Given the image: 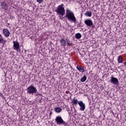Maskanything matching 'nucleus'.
Segmentation results:
<instances>
[{
  "mask_svg": "<svg viewBox=\"0 0 126 126\" xmlns=\"http://www.w3.org/2000/svg\"><path fill=\"white\" fill-rule=\"evenodd\" d=\"M64 17L67 18L68 21L70 22H73L74 23L76 22V17L74 15V13L68 8L66 9L65 15Z\"/></svg>",
  "mask_w": 126,
  "mask_h": 126,
  "instance_id": "obj_1",
  "label": "nucleus"
},
{
  "mask_svg": "<svg viewBox=\"0 0 126 126\" xmlns=\"http://www.w3.org/2000/svg\"><path fill=\"white\" fill-rule=\"evenodd\" d=\"M64 5L63 3H62L58 6L57 9L55 10L57 13H58V14L62 16H63V15L65 14V10L64 7H63Z\"/></svg>",
  "mask_w": 126,
  "mask_h": 126,
  "instance_id": "obj_2",
  "label": "nucleus"
},
{
  "mask_svg": "<svg viewBox=\"0 0 126 126\" xmlns=\"http://www.w3.org/2000/svg\"><path fill=\"white\" fill-rule=\"evenodd\" d=\"M55 122L57 125H63L64 126H66V122H65L62 116H57L55 119Z\"/></svg>",
  "mask_w": 126,
  "mask_h": 126,
  "instance_id": "obj_3",
  "label": "nucleus"
},
{
  "mask_svg": "<svg viewBox=\"0 0 126 126\" xmlns=\"http://www.w3.org/2000/svg\"><path fill=\"white\" fill-rule=\"evenodd\" d=\"M28 94H35L37 92V89L33 86H30L27 89Z\"/></svg>",
  "mask_w": 126,
  "mask_h": 126,
  "instance_id": "obj_4",
  "label": "nucleus"
},
{
  "mask_svg": "<svg viewBox=\"0 0 126 126\" xmlns=\"http://www.w3.org/2000/svg\"><path fill=\"white\" fill-rule=\"evenodd\" d=\"M13 48L14 50L16 51H18L19 49H20V45L19 44V42L18 41H13Z\"/></svg>",
  "mask_w": 126,
  "mask_h": 126,
  "instance_id": "obj_5",
  "label": "nucleus"
},
{
  "mask_svg": "<svg viewBox=\"0 0 126 126\" xmlns=\"http://www.w3.org/2000/svg\"><path fill=\"white\" fill-rule=\"evenodd\" d=\"M109 81L114 85H118V84H119V80L118 78L114 77L113 76H111V79Z\"/></svg>",
  "mask_w": 126,
  "mask_h": 126,
  "instance_id": "obj_6",
  "label": "nucleus"
},
{
  "mask_svg": "<svg viewBox=\"0 0 126 126\" xmlns=\"http://www.w3.org/2000/svg\"><path fill=\"white\" fill-rule=\"evenodd\" d=\"M2 33L5 37L6 38L9 37L10 35V32L7 29H3L2 30Z\"/></svg>",
  "mask_w": 126,
  "mask_h": 126,
  "instance_id": "obj_7",
  "label": "nucleus"
},
{
  "mask_svg": "<svg viewBox=\"0 0 126 126\" xmlns=\"http://www.w3.org/2000/svg\"><path fill=\"white\" fill-rule=\"evenodd\" d=\"M78 105L80 106V111H84L85 110V104L83 103V101H80L78 102Z\"/></svg>",
  "mask_w": 126,
  "mask_h": 126,
  "instance_id": "obj_8",
  "label": "nucleus"
},
{
  "mask_svg": "<svg viewBox=\"0 0 126 126\" xmlns=\"http://www.w3.org/2000/svg\"><path fill=\"white\" fill-rule=\"evenodd\" d=\"M85 24L87 25V26H88L89 27H91L92 25H93V22H92V20L90 19L86 20L84 21Z\"/></svg>",
  "mask_w": 126,
  "mask_h": 126,
  "instance_id": "obj_9",
  "label": "nucleus"
},
{
  "mask_svg": "<svg viewBox=\"0 0 126 126\" xmlns=\"http://www.w3.org/2000/svg\"><path fill=\"white\" fill-rule=\"evenodd\" d=\"M1 5L4 10H7L8 9V6L6 2L4 1L1 2Z\"/></svg>",
  "mask_w": 126,
  "mask_h": 126,
  "instance_id": "obj_10",
  "label": "nucleus"
},
{
  "mask_svg": "<svg viewBox=\"0 0 126 126\" xmlns=\"http://www.w3.org/2000/svg\"><path fill=\"white\" fill-rule=\"evenodd\" d=\"M6 42V40L3 38L2 35H1V34L0 33V44H3V45H4Z\"/></svg>",
  "mask_w": 126,
  "mask_h": 126,
  "instance_id": "obj_11",
  "label": "nucleus"
},
{
  "mask_svg": "<svg viewBox=\"0 0 126 126\" xmlns=\"http://www.w3.org/2000/svg\"><path fill=\"white\" fill-rule=\"evenodd\" d=\"M60 43L61 44V45H62L63 47H65L66 41H65V39L62 38L60 40Z\"/></svg>",
  "mask_w": 126,
  "mask_h": 126,
  "instance_id": "obj_12",
  "label": "nucleus"
},
{
  "mask_svg": "<svg viewBox=\"0 0 126 126\" xmlns=\"http://www.w3.org/2000/svg\"><path fill=\"white\" fill-rule=\"evenodd\" d=\"M77 69H78V70L80 72H84L85 71L84 68L80 65L77 66Z\"/></svg>",
  "mask_w": 126,
  "mask_h": 126,
  "instance_id": "obj_13",
  "label": "nucleus"
},
{
  "mask_svg": "<svg viewBox=\"0 0 126 126\" xmlns=\"http://www.w3.org/2000/svg\"><path fill=\"white\" fill-rule=\"evenodd\" d=\"M85 15L88 17H91L92 16V12H91L90 11H87L85 13Z\"/></svg>",
  "mask_w": 126,
  "mask_h": 126,
  "instance_id": "obj_14",
  "label": "nucleus"
},
{
  "mask_svg": "<svg viewBox=\"0 0 126 126\" xmlns=\"http://www.w3.org/2000/svg\"><path fill=\"white\" fill-rule=\"evenodd\" d=\"M78 102L79 101H78V100H77V99L74 98L72 101V105H77V104H78Z\"/></svg>",
  "mask_w": 126,
  "mask_h": 126,
  "instance_id": "obj_15",
  "label": "nucleus"
},
{
  "mask_svg": "<svg viewBox=\"0 0 126 126\" xmlns=\"http://www.w3.org/2000/svg\"><path fill=\"white\" fill-rule=\"evenodd\" d=\"M62 108L60 107H58L55 108L56 113H61L62 112Z\"/></svg>",
  "mask_w": 126,
  "mask_h": 126,
  "instance_id": "obj_16",
  "label": "nucleus"
},
{
  "mask_svg": "<svg viewBox=\"0 0 126 126\" xmlns=\"http://www.w3.org/2000/svg\"><path fill=\"white\" fill-rule=\"evenodd\" d=\"M75 38H76V39H80L81 38V37H82V36L81 35V33H77L75 34Z\"/></svg>",
  "mask_w": 126,
  "mask_h": 126,
  "instance_id": "obj_17",
  "label": "nucleus"
},
{
  "mask_svg": "<svg viewBox=\"0 0 126 126\" xmlns=\"http://www.w3.org/2000/svg\"><path fill=\"white\" fill-rule=\"evenodd\" d=\"M118 62L119 63H123V57L120 56L118 58Z\"/></svg>",
  "mask_w": 126,
  "mask_h": 126,
  "instance_id": "obj_18",
  "label": "nucleus"
},
{
  "mask_svg": "<svg viewBox=\"0 0 126 126\" xmlns=\"http://www.w3.org/2000/svg\"><path fill=\"white\" fill-rule=\"evenodd\" d=\"M87 79V77L86 76H84L81 79V82H85V81H86V80Z\"/></svg>",
  "mask_w": 126,
  "mask_h": 126,
  "instance_id": "obj_19",
  "label": "nucleus"
},
{
  "mask_svg": "<svg viewBox=\"0 0 126 126\" xmlns=\"http://www.w3.org/2000/svg\"><path fill=\"white\" fill-rule=\"evenodd\" d=\"M36 1L38 3H42L43 2V0H36Z\"/></svg>",
  "mask_w": 126,
  "mask_h": 126,
  "instance_id": "obj_20",
  "label": "nucleus"
},
{
  "mask_svg": "<svg viewBox=\"0 0 126 126\" xmlns=\"http://www.w3.org/2000/svg\"><path fill=\"white\" fill-rule=\"evenodd\" d=\"M67 45H68V46H72V43H69L68 41H67Z\"/></svg>",
  "mask_w": 126,
  "mask_h": 126,
  "instance_id": "obj_21",
  "label": "nucleus"
},
{
  "mask_svg": "<svg viewBox=\"0 0 126 126\" xmlns=\"http://www.w3.org/2000/svg\"><path fill=\"white\" fill-rule=\"evenodd\" d=\"M59 18H60V19H61V20H63V17H62V16H61V15H60V16H59Z\"/></svg>",
  "mask_w": 126,
  "mask_h": 126,
  "instance_id": "obj_22",
  "label": "nucleus"
},
{
  "mask_svg": "<svg viewBox=\"0 0 126 126\" xmlns=\"http://www.w3.org/2000/svg\"><path fill=\"white\" fill-rule=\"evenodd\" d=\"M124 64H125V65H126V62L125 63H124Z\"/></svg>",
  "mask_w": 126,
  "mask_h": 126,
  "instance_id": "obj_23",
  "label": "nucleus"
}]
</instances>
